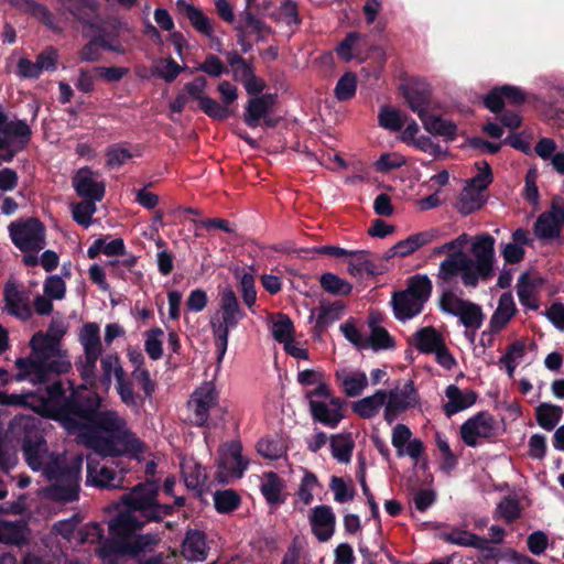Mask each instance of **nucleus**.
I'll list each match as a JSON object with an SVG mask.
<instances>
[{"instance_id": "nucleus-45", "label": "nucleus", "mask_w": 564, "mask_h": 564, "mask_svg": "<svg viewBox=\"0 0 564 564\" xmlns=\"http://www.w3.org/2000/svg\"><path fill=\"white\" fill-rule=\"evenodd\" d=\"M98 200L85 198L83 202L70 204V210L74 220L88 228L93 223V215L96 213V203Z\"/></svg>"}, {"instance_id": "nucleus-31", "label": "nucleus", "mask_w": 564, "mask_h": 564, "mask_svg": "<svg viewBox=\"0 0 564 564\" xmlns=\"http://www.w3.org/2000/svg\"><path fill=\"white\" fill-rule=\"evenodd\" d=\"M79 343L83 347L84 355L100 357L102 345L99 326L96 323L84 324L79 332Z\"/></svg>"}, {"instance_id": "nucleus-59", "label": "nucleus", "mask_w": 564, "mask_h": 564, "mask_svg": "<svg viewBox=\"0 0 564 564\" xmlns=\"http://www.w3.org/2000/svg\"><path fill=\"white\" fill-rule=\"evenodd\" d=\"M521 514L519 501L514 498L507 497L501 500L496 509V517L507 522H512Z\"/></svg>"}, {"instance_id": "nucleus-41", "label": "nucleus", "mask_w": 564, "mask_h": 564, "mask_svg": "<svg viewBox=\"0 0 564 564\" xmlns=\"http://www.w3.org/2000/svg\"><path fill=\"white\" fill-rule=\"evenodd\" d=\"M406 118L408 116L401 110L389 106L381 107L378 115L379 124L393 132L402 130L406 122Z\"/></svg>"}, {"instance_id": "nucleus-57", "label": "nucleus", "mask_w": 564, "mask_h": 564, "mask_svg": "<svg viewBox=\"0 0 564 564\" xmlns=\"http://www.w3.org/2000/svg\"><path fill=\"white\" fill-rule=\"evenodd\" d=\"M330 490L334 494V499L336 502L345 503L349 502L355 497V488L350 482H346L340 477H332L330 484H329Z\"/></svg>"}, {"instance_id": "nucleus-14", "label": "nucleus", "mask_w": 564, "mask_h": 564, "mask_svg": "<svg viewBox=\"0 0 564 564\" xmlns=\"http://www.w3.org/2000/svg\"><path fill=\"white\" fill-rule=\"evenodd\" d=\"M497 432V423L488 412H480L468 419L460 426V436L467 446H476L480 441L492 437Z\"/></svg>"}, {"instance_id": "nucleus-1", "label": "nucleus", "mask_w": 564, "mask_h": 564, "mask_svg": "<svg viewBox=\"0 0 564 564\" xmlns=\"http://www.w3.org/2000/svg\"><path fill=\"white\" fill-rule=\"evenodd\" d=\"M86 387L69 393L56 382L39 399L36 411L58 421L69 434H75L79 443L102 456H129L142 460L147 453L143 442L130 431L127 422L116 411H96L99 399L95 397L83 403Z\"/></svg>"}, {"instance_id": "nucleus-49", "label": "nucleus", "mask_w": 564, "mask_h": 564, "mask_svg": "<svg viewBox=\"0 0 564 564\" xmlns=\"http://www.w3.org/2000/svg\"><path fill=\"white\" fill-rule=\"evenodd\" d=\"M447 541L462 545L470 546L477 550L487 549L488 541L485 538H480L471 532L464 530H453L446 535Z\"/></svg>"}, {"instance_id": "nucleus-39", "label": "nucleus", "mask_w": 564, "mask_h": 564, "mask_svg": "<svg viewBox=\"0 0 564 564\" xmlns=\"http://www.w3.org/2000/svg\"><path fill=\"white\" fill-rule=\"evenodd\" d=\"M284 484L274 473H268L263 476L261 482V492L271 505L282 502Z\"/></svg>"}, {"instance_id": "nucleus-46", "label": "nucleus", "mask_w": 564, "mask_h": 564, "mask_svg": "<svg viewBox=\"0 0 564 564\" xmlns=\"http://www.w3.org/2000/svg\"><path fill=\"white\" fill-rule=\"evenodd\" d=\"M330 449L335 459L347 464L351 458L354 442L348 435L337 434L330 438Z\"/></svg>"}, {"instance_id": "nucleus-56", "label": "nucleus", "mask_w": 564, "mask_h": 564, "mask_svg": "<svg viewBox=\"0 0 564 564\" xmlns=\"http://www.w3.org/2000/svg\"><path fill=\"white\" fill-rule=\"evenodd\" d=\"M237 278L239 280V289L243 303L251 310L257 301L254 278L248 272L238 273Z\"/></svg>"}, {"instance_id": "nucleus-28", "label": "nucleus", "mask_w": 564, "mask_h": 564, "mask_svg": "<svg viewBox=\"0 0 564 564\" xmlns=\"http://www.w3.org/2000/svg\"><path fill=\"white\" fill-rule=\"evenodd\" d=\"M437 237V231L434 229L417 232L409 236L406 239L395 243L389 251V257H406L419 248L432 242Z\"/></svg>"}, {"instance_id": "nucleus-60", "label": "nucleus", "mask_w": 564, "mask_h": 564, "mask_svg": "<svg viewBox=\"0 0 564 564\" xmlns=\"http://www.w3.org/2000/svg\"><path fill=\"white\" fill-rule=\"evenodd\" d=\"M357 88V78L352 73H346L338 80L335 94L338 100L345 101L354 97Z\"/></svg>"}, {"instance_id": "nucleus-51", "label": "nucleus", "mask_w": 564, "mask_h": 564, "mask_svg": "<svg viewBox=\"0 0 564 564\" xmlns=\"http://www.w3.org/2000/svg\"><path fill=\"white\" fill-rule=\"evenodd\" d=\"M319 283L324 291L334 295H348L352 290L349 282L330 272L324 273Z\"/></svg>"}, {"instance_id": "nucleus-17", "label": "nucleus", "mask_w": 564, "mask_h": 564, "mask_svg": "<svg viewBox=\"0 0 564 564\" xmlns=\"http://www.w3.org/2000/svg\"><path fill=\"white\" fill-rule=\"evenodd\" d=\"M391 443L399 457L408 456L417 463L424 454V444L421 440L413 437L405 424L400 423L392 429Z\"/></svg>"}, {"instance_id": "nucleus-24", "label": "nucleus", "mask_w": 564, "mask_h": 564, "mask_svg": "<svg viewBox=\"0 0 564 564\" xmlns=\"http://www.w3.org/2000/svg\"><path fill=\"white\" fill-rule=\"evenodd\" d=\"M336 380L343 392L355 398L360 395L368 387V377L366 372L354 368H340L336 371Z\"/></svg>"}, {"instance_id": "nucleus-44", "label": "nucleus", "mask_w": 564, "mask_h": 564, "mask_svg": "<svg viewBox=\"0 0 564 564\" xmlns=\"http://www.w3.org/2000/svg\"><path fill=\"white\" fill-rule=\"evenodd\" d=\"M348 272L354 276H360L364 273L375 274L376 267L367 251L351 252L349 254Z\"/></svg>"}, {"instance_id": "nucleus-61", "label": "nucleus", "mask_w": 564, "mask_h": 564, "mask_svg": "<svg viewBox=\"0 0 564 564\" xmlns=\"http://www.w3.org/2000/svg\"><path fill=\"white\" fill-rule=\"evenodd\" d=\"M214 502L217 511L230 512L239 505V497L232 490L216 491L214 495Z\"/></svg>"}, {"instance_id": "nucleus-43", "label": "nucleus", "mask_w": 564, "mask_h": 564, "mask_svg": "<svg viewBox=\"0 0 564 564\" xmlns=\"http://www.w3.org/2000/svg\"><path fill=\"white\" fill-rule=\"evenodd\" d=\"M181 467L184 481L188 488L197 489L204 485L206 480V471L195 460H184Z\"/></svg>"}, {"instance_id": "nucleus-26", "label": "nucleus", "mask_w": 564, "mask_h": 564, "mask_svg": "<svg viewBox=\"0 0 564 564\" xmlns=\"http://www.w3.org/2000/svg\"><path fill=\"white\" fill-rule=\"evenodd\" d=\"M123 482L122 473L117 474L106 466H95L91 460L87 465V484L101 488H120Z\"/></svg>"}, {"instance_id": "nucleus-47", "label": "nucleus", "mask_w": 564, "mask_h": 564, "mask_svg": "<svg viewBox=\"0 0 564 564\" xmlns=\"http://www.w3.org/2000/svg\"><path fill=\"white\" fill-rule=\"evenodd\" d=\"M102 382L109 388L112 379L116 381L124 377L123 368L121 367L120 359L117 355H106L101 358Z\"/></svg>"}, {"instance_id": "nucleus-35", "label": "nucleus", "mask_w": 564, "mask_h": 564, "mask_svg": "<svg viewBox=\"0 0 564 564\" xmlns=\"http://www.w3.org/2000/svg\"><path fill=\"white\" fill-rule=\"evenodd\" d=\"M182 553L188 561H204L207 552L203 533L198 531L188 532L183 542Z\"/></svg>"}, {"instance_id": "nucleus-25", "label": "nucleus", "mask_w": 564, "mask_h": 564, "mask_svg": "<svg viewBox=\"0 0 564 564\" xmlns=\"http://www.w3.org/2000/svg\"><path fill=\"white\" fill-rule=\"evenodd\" d=\"M445 397L446 402L443 408L447 416H452L470 408L477 399V394L473 390H462L455 384H451L446 388Z\"/></svg>"}, {"instance_id": "nucleus-34", "label": "nucleus", "mask_w": 564, "mask_h": 564, "mask_svg": "<svg viewBox=\"0 0 564 564\" xmlns=\"http://www.w3.org/2000/svg\"><path fill=\"white\" fill-rule=\"evenodd\" d=\"M445 344L444 337L433 327L419 329L414 335V345L424 354H434Z\"/></svg>"}, {"instance_id": "nucleus-38", "label": "nucleus", "mask_w": 564, "mask_h": 564, "mask_svg": "<svg viewBox=\"0 0 564 564\" xmlns=\"http://www.w3.org/2000/svg\"><path fill=\"white\" fill-rule=\"evenodd\" d=\"M484 202V192L466 184L459 195L457 208L462 214L468 215L479 209Z\"/></svg>"}, {"instance_id": "nucleus-19", "label": "nucleus", "mask_w": 564, "mask_h": 564, "mask_svg": "<svg viewBox=\"0 0 564 564\" xmlns=\"http://www.w3.org/2000/svg\"><path fill=\"white\" fill-rule=\"evenodd\" d=\"M274 98L271 95L256 97L249 100L243 115L245 122L256 128L262 120L265 126L273 127L276 120L271 117Z\"/></svg>"}, {"instance_id": "nucleus-53", "label": "nucleus", "mask_w": 564, "mask_h": 564, "mask_svg": "<svg viewBox=\"0 0 564 564\" xmlns=\"http://www.w3.org/2000/svg\"><path fill=\"white\" fill-rule=\"evenodd\" d=\"M144 349L148 356L153 360L160 359L163 355L164 332L158 327L152 328L144 334Z\"/></svg>"}, {"instance_id": "nucleus-64", "label": "nucleus", "mask_w": 564, "mask_h": 564, "mask_svg": "<svg viewBox=\"0 0 564 564\" xmlns=\"http://www.w3.org/2000/svg\"><path fill=\"white\" fill-rule=\"evenodd\" d=\"M549 544H550V538L542 530L533 531L532 533H530L528 535L527 545H528L529 551L533 555L539 556V555L543 554L546 551V549L549 547Z\"/></svg>"}, {"instance_id": "nucleus-48", "label": "nucleus", "mask_w": 564, "mask_h": 564, "mask_svg": "<svg viewBox=\"0 0 564 564\" xmlns=\"http://www.w3.org/2000/svg\"><path fill=\"white\" fill-rule=\"evenodd\" d=\"M271 334L279 344L296 335L292 319L284 314L272 317Z\"/></svg>"}, {"instance_id": "nucleus-16", "label": "nucleus", "mask_w": 564, "mask_h": 564, "mask_svg": "<svg viewBox=\"0 0 564 564\" xmlns=\"http://www.w3.org/2000/svg\"><path fill=\"white\" fill-rule=\"evenodd\" d=\"M218 405V392L212 382H204L192 394L188 408L193 413L194 423L204 426L212 409Z\"/></svg>"}, {"instance_id": "nucleus-10", "label": "nucleus", "mask_w": 564, "mask_h": 564, "mask_svg": "<svg viewBox=\"0 0 564 564\" xmlns=\"http://www.w3.org/2000/svg\"><path fill=\"white\" fill-rule=\"evenodd\" d=\"M248 460L242 456L239 442H230L220 449L218 478L221 482L239 479L247 469Z\"/></svg>"}, {"instance_id": "nucleus-20", "label": "nucleus", "mask_w": 564, "mask_h": 564, "mask_svg": "<svg viewBox=\"0 0 564 564\" xmlns=\"http://www.w3.org/2000/svg\"><path fill=\"white\" fill-rule=\"evenodd\" d=\"M78 196L100 202L105 195V186L98 174L88 167L79 169L72 180Z\"/></svg>"}, {"instance_id": "nucleus-21", "label": "nucleus", "mask_w": 564, "mask_h": 564, "mask_svg": "<svg viewBox=\"0 0 564 564\" xmlns=\"http://www.w3.org/2000/svg\"><path fill=\"white\" fill-rule=\"evenodd\" d=\"M403 127L404 129L400 135L402 142L434 158L443 155L444 152L438 144L434 143L430 137L420 134V127L413 119L406 118V122Z\"/></svg>"}, {"instance_id": "nucleus-6", "label": "nucleus", "mask_w": 564, "mask_h": 564, "mask_svg": "<svg viewBox=\"0 0 564 564\" xmlns=\"http://www.w3.org/2000/svg\"><path fill=\"white\" fill-rule=\"evenodd\" d=\"M243 317L245 313L239 306L235 292L229 288L221 290L219 293V308L210 317L218 361L224 358L227 351L230 329L235 328Z\"/></svg>"}, {"instance_id": "nucleus-7", "label": "nucleus", "mask_w": 564, "mask_h": 564, "mask_svg": "<svg viewBox=\"0 0 564 564\" xmlns=\"http://www.w3.org/2000/svg\"><path fill=\"white\" fill-rule=\"evenodd\" d=\"M432 292V282L426 275L413 276L406 290L392 299L394 315L400 321L410 319L421 313Z\"/></svg>"}, {"instance_id": "nucleus-62", "label": "nucleus", "mask_w": 564, "mask_h": 564, "mask_svg": "<svg viewBox=\"0 0 564 564\" xmlns=\"http://www.w3.org/2000/svg\"><path fill=\"white\" fill-rule=\"evenodd\" d=\"M476 167L478 173L467 182V185L484 192L492 182L491 169L486 161L476 163Z\"/></svg>"}, {"instance_id": "nucleus-22", "label": "nucleus", "mask_w": 564, "mask_h": 564, "mask_svg": "<svg viewBox=\"0 0 564 564\" xmlns=\"http://www.w3.org/2000/svg\"><path fill=\"white\" fill-rule=\"evenodd\" d=\"M518 313L514 299L511 293H502L498 300L497 306L490 316L488 328L491 334H498L503 330Z\"/></svg>"}, {"instance_id": "nucleus-30", "label": "nucleus", "mask_w": 564, "mask_h": 564, "mask_svg": "<svg viewBox=\"0 0 564 564\" xmlns=\"http://www.w3.org/2000/svg\"><path fill=\"white\" fill-rule=\"evenodd\" d=\"M387 392L378 390L373 394L362 398L352 404V410L359 416L370 419L376 416L387 404Z\"/></svg>"}, {"instance_id": "nucleus-15", "label": "nucleus", "mask_w": 564, "mask_h": 564, "mask_svg": "<svg viewBox=\"0 0 564 564\" xmlns=\"http://www.w3.org/2000/svg\"><path fill=\"white\" fill-rule=\"evenodd\" d=\"M206 87L207 82L204 77L200 76L195 78L193 82L186 83L181 93L187 96L188 102L192 100H196L198 102L199 108L208 117L215 120H225L227 115L226 108L219 106L218 101L208 97L205 94Z\"/></svg>"}, {"instance_id": "nucleus-11", "label": "nucleus", "mask_w": 564, "mask_h": 564, "mask_svg": "<svg viewBox=\"0 0 564 564\" xmlns=\"http://www.w3.org/2000/svg\"><path fill=\"white\" fill-rule=\"evenodd\" d=\"M10 236L13 243L23 251L40 250L44 247V229L36 219L11 224Z\"/></svg>"}, {"instance_id": "nucleus-54", "label": "nucleus", "mask_w": 564, "mask_h": 564, "mask_svg": "<svg viewBox=\"0 0 564 564\" xmlns=\"http://www.w3.org/2000/svg\"><path fill=\"white\" fill-rule=\"evenodd\" d=\"M279 3L280 10L278 12H271L270 14L290 28L297 26L300 24V18L296 4L291 0H279Z\"/></svg>"}, {"instance_id": "nucleus-5", "label": "nucleus", "mask_w": 564, "mask_h": 564, "mask_svg": "<svg viewBox=\"0 0 564 564\" xmlns=\"http://www.w3.org/2000/svg\"><path fill=\"white\" fill-rule=\"evenodd\" d=\"M494 243L495 239L487 234L475 237L471 242L475 259H470L463 250L460 256L441 262L437 278L449 283L459 275L465 285L475 286L479 279H486L491 274Z\"/></svg>"}, {"instance_id": "nucleus-8", "label": "nucleus", "mask_w": 564, "mask_h": 564, "mask_svg": "<svg viewBox=\"0 0 564 564\" xmlns=\"http://www.w3.org/2000/svg\"><path fill=\"white\" fill-rule=\"evenodd\" d=\"M305 397L316 421L329 427H336L344 417L343 401L334 397L329 388L321 387L318 390H308Z\"/></svg>"}, {"instance_id": "nucleus-63", "label": "nucleus", "mask_w": 564, "mask_h": 564, "mask_svg": "<svg viewBox=\"0 0 564 564\" xmlns=\"http://www.w3.org/2000/svg\"><path fill=\"white\" fill-rule=\"evenodd\" d=\"M405 164V159L403 155L397 152L392 153H383L376 161L375 167L378 172L387 173L392 170L399 169Z\"/></svg>"}, {"instance_id": "nucleus-52", "label": "nucleus", "mask_w": 564, "mask_h": 564, "mask_svg": "<svg viewBox=\"0 0 564 564\" xmlns=\"http://www.w3.org/2000/svg\"><path fill=\"white\" fill-rule=\"evenodd\" d=\"M257 451L264 458L279 459L285 454L286 447L278 437H265L258 442Z\"/></svg>"}, {"instance_id": "nucleus-29", "label": "nucleus", "mask_w": 564, "mask_h": 564, "mask_svg": "<svg viewBox=\"0 0 564 564\" xmlns=\"http://www.w3.org/2000/svg\"><path fill=\"white\" fill-rule=\"evenodd\" d=\"M524 100L523 93L513 86L495 88L485 99V106L494 112L499 111L506 102L519 104Z\"/></svg>"}, {"instance_id": "nucleus-18", "label": "nucleus", "mask_w": 564, "mask_h": 564, "mask_svg": "<svg viewBox=\"0 0 564 564\" xmlns=\"http://www.w3.org/2000/svg\"><path fill=\"white\" fill-rule=\"evenodd\" d=\"M564 224V205L554 199L552 207L539 216L534 226V234L540 239H552L560 235Z\"/></svg>"}, {"instance_id": "nucleus-37", "label": "nucleus", "mask_w": 564, "mask_h": 564, "mask_svg": "<svg viewBox=\"0 0 564 564\" xmlns=\"http://www.w3.org/2000/svg\"><path fill=\"white\" fill-rule=\"evenodd\" d=\"M416 87L406 86L404 98L406 104L413 112H416L420 118L429 111L427 106V85L425 83H415Z\"/></svg>"}, {"instance_id": "nucleus-58", "label": "nucleus", "mask_w": 564, "mask_h": 564, "mask_svg": "<svg viewBox=\"0 0 564 564\" xmlns=\"http://www.w3.org/2000/svg\"><path fill=\"white\" fill-rule=\"evenodd\" d=\"M535 285L527 274L520 276L517 284V294L521 304L528 308H535L536 302L534 299Z\"/></svg>"}, {"instance_id": "nucleus-42", "label": "nucleus", "mask_w": 564, "mask_h": 564, "mask_svg": "<svg viewBox=\"0 0 564 564\" xmlns=\"http://www.w3.org/2000/svg\"><path fill=\"white\" fill-rule=\"evenodd\" d=\"M562 414L563 410L558 405L542 403L536 408V421L546 431H552L557 425Z\"/></svg>"}, {"instance_id": "nucleus-13", "label": "nucleus", "mask_w": 564, "mask_h": 564, "mask_svg": "<svg viewBox=\"0 0 564 564\" xmlns=\"http://www.w3.org/2000/svg\"><path fill=\"white\" fill-rule=\"evenodd\" d=\"M79 519H70L57 522L54 528L58 534L66 539L72 545L78 546L84 543H97L102 536V530L97 523H89L78 528Z\"/></svg>"}, {"instance_id": "nucleus-9", "label": "nucleus", "mask_w": 564, "mask_h": 564, "mask_svg": "<svg viewBox=\"0 0 564 564\" xmlns=\"http://www.w3.org/2000/svg\"><path fill=\"white\" fill-rule=\"evenodd\" d=\"M443 312L457 316L467 328L478 329L484 322V313L478 304L465 301L452 291H444L440 299Z\"/></svg>"}, {"instance_id": "nucleus-40", "label": "nucleus", "mask_w": 564, "mask_h": 564, "mask_svg": "<svg viewBox=\"0 0 564 564\" xmlns=\"http://www.w3.org/2000/svg\"><path fill=\"white\" fill-rule=\"evenodd\" d=\"M183 67L172 58H158L153 61L150 73L151 76L172 83L181 74Z\"/></svg>"}, {"instance_id": "nucleus-50", "label": "nucleus", "mask_w": 564, "mask_h": 564, "mask_svg": "<svg viewBox=\"0 0 564 564\" xmlns=\"http://www.w3.org/2000/svg\"><path fill=\"white\" fill-rule=\"evenodd\" d=\"M344 337L356 348H369L368 336L365 335L355 319H349L340 325Z\"/></svg>"}, {"instance_id": "nucleus-55", "label": "nucleus", "mask_w": 564, "mask_h": 564, "mask_svg": "<svg viewBox=\"0 0 564 564\" xmlns=\"http://www.w3.org/2000/svg\"><path fill=\"white\" fill-rule=\"evenodd\" d=\"M319 488V482L316 476L312 473L304 471V476L301 479L297 497L304 505H311L314 498V492Z\"/></svg>"}, {"instance_id": "nucleus-12", "label": "nucleus", "mask_w": 564, "mask_h": 564, "mask_svg": "<svg viewBox=\"0 0 564 564\" xmlns=\"http://www.w3.org/2000/svg\"><path fill=\"white\" fill-rule=\"evenodd\" d=\"M419 395L412 381L398 384L387 393L384 419L391 423L399 413H402L419 404Z\"/></svg>"}, {"instance_id": "nucleus-4", "label": "nucleus", "mask_w": 564, "mask_h": 564, "mask_svg": "<svg viewBox=\"0 0 564 564\" xmlns=\"http://www.w3.org/2000/svg\"><path fill=\"white\" fill-rule=\"evenodd\" d=\"M25 460L31 469L42 471L51 482L50 497L62 501L77 499L79 490L83 457L74 456L66 463L63 455L48 452L41 436L29 435L23 444Z\"/></svg>"}, {"instance_id": "nucleus-3", "label": "nucleus", "mask_w": 564, "mask_h": 564, "mask_svg": "<svg viewBox=\"0 0 564 564\" xmlns=\"http://www.w3.org/2000/svg\"><path fill=\"white\" fill-rule=\"evenodd\" d=\"M67 327L62 322H53L48 332H39L30 340L29 358L15 360L18 382L28 381L33 384L48 380L52 375L66 373L72 368L68 352L61 344Z\"/></svg>"}, {"instance_id": "nucleus-32", "label": "nucleus", "mask_w": 564, "mask_h": 564, "mask_svg": "<svg viewBox=\"0 0 564 564\" xmlns=\"http://www.w3.org/2000/svg\"><path fill=\"white\" fill-rule=\"evenodd\" d=\"M366 48L365 39L359 33H349L346 39L336 47L337 55L340 59L349 62L351 59H361Z\"/></svg>"}, {"instance_id": "nucleus-27", "label": "nucleus", "mask_w": 564, "mask_h": 564, "mask_svg": "<svg viewBox=\"0 0 564 564\" xmlns=\"http://www.w3.org/2000/svg\"><path fill=\"white\" fill-rule=\"evenodd\" d=\"M176 7L181 13H183L192 24V26L200 34L212 37L214 35V26L212 20L193 3L186 0H177Z\"/></svg>"}, {"instance_id": "nucleus-36", "label": "nucleus", "mask_w": 564, "mask_h": 564, "mask_svg": "<svg viewBox=\"0 0 564 564\" xmlns=\"http://www.w3.org/2000/svg\"><path fill=\"white\" fill-rule=\"evenodd\" d=\"M420 119L424 129L432 134L443 137L446 140H452L456 135L457 128L452 121L429 112Z\"/></svg>"}, {"instance_id": "nucleus-33", "label": "nucleus", "mask_w": 564, "mask_h": 564, "mask_svg": "<svg viewBox=\"0 0 564 564\" xmlns=\"http://www.w3.org/2000/svg\"><path fill=\"white\" fill-rule=\"evenodd\" d=\"M528 344V339H520L512 343L507 347L506 352L499 359V365L506 369L509 378L513 377L516 368L522 361Z\"/></svg>"}, {"instance_id": "nucleus-23", "label": "nucleus", "mask_w": 564, "mask_h": 564, "mask_svg": "<svg viewBox=\"0 0 564 564\" xmlns=\"http://www.w3.org/2000/svg\"><path fill=\"white\" fill-rule=\"evenodd\" d=\"M310 523L314 535L322 542L332 538L335 531L336 517L328 506H317L311 510Z\"/></svg>"}, {"instance_id": "nucleus-2", "label": "nucleus", "mask_w": 564, "mask_h": 564, "mask_svg": "<svg viewBox=\"0 0 564 564\" xmlns=\"http://www.w3.org/2000/svg\"><path fill=\"white\" fill-rule=\"evenodd\" d=\"M156 495L158 486L153 482H145L137 486L122 498L124 509L109 522L111 545L109 547L104 545L98 551L105 563L111 561L112 557L118 558L124 554L135 553L147 538L135 536L134 532L142 527L144 521L156 520L170 512V506L156 503Z\"/></svg>"}]
</instances>
